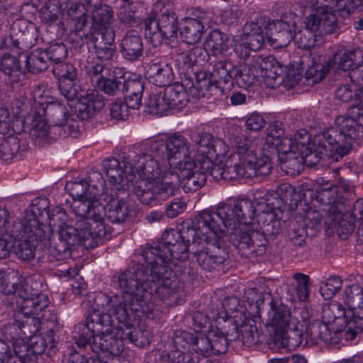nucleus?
I'll use <instances>...</instances> for the list:
<instances>
[{
	"label": "nucleus",
	"mask_w": 363,
	"mask_h": 363,
	"mask_svg": "<svg viewBox=\"0 0 363 363\" xmlns=\"http://www.w3.org/2000/svg\"><path fill=\"white\" fill-rule=\"evenodd\" d=\"M332 127L335 135H340L352 148L354 143L363 138V101L348 108L345 115L337 116Z\"/></svg>",
	"instance_id": "13"
},
{
	"label": "nucleus",
	"mask_w": 363,
	"mask_h": 363,
	"mask_svg": "<svg viewBox=\"0 0 363 363\" xmlns=\"http://www.w3.org/2000/svg\"><path fill=\"white\" fill-rule=\"evenodd\" d=\"M269 306L267 324L273 328L275 335L278 333H283L289 322L295 318L291 316L288 306L279 300L275 301L272 298L269 302Z\"/></svg>",
	"instance_id": "38"
},
{
	"label": "nucleus",
	"mask_w": 363,
	"mask_h": 363,
	"mask_svg": "<svg viewBox=\"0 0 363 363\" xmlns=\"http://www.w3.org/2000/svg\"><path fill=\"white\" fill-rule=\"evenodd\" d=\"M21 53L18 57L10 54H5L1 59V68L2 71L7 75L11 76L13 73L19 72L25 74L24 67H23V60Z\"/></svg>",
	"instance_id": "62"
},
{
	"label": "nucleus",
	"mask_w": 363,
	"mask_h": 363,
	"mask_svg": "<svg viewBox=\"0 0 363 363\" xmlns=\"http://www.w3.org/2000/svg\"><path fill=\"white\" fill-rule=\"evenodd\" d=\"M300 67L305 72L307 80L313 84L322 81L330 70V66L320 56L313 54H306L301 56Z\"/></svg>",
	"instance_id": "35"
},
{
	"label": "nucleus",
	"mask_w": 363,
	"mask_h": 363,
	"mask_svg": "<svg viewBox=\"0 0 363 363\" xmlns=\"http://www.w3.org/2000/svg\"><path fill=\"white\" fill-rule=\"evenodd\" d=\"M191 138L197 152L201 155L199 159H216L217 157H224L228 152L225 143L223 140L215 139L208 133L197 132Z\"/></svg>",
	"instance_id": "25"
},
{
	"label": "nucleus",
	"mask_w": 363,
	"mask_h": 363,
	"mask_svg": "<svg viewBox=\"0 0 363 363\" xmlns=\"http://www.w3.org/2000/svg\"><path fill=\"white\" fill-rule=\"evenodd\" d=\"M113 330H116L114 335L112 334L113 332L99 335L92 338L90 344H87V346L94 353L98 354L101 351L108 352L113 355H118L123 351L124 342L133 343L138 347H142L145 344L143 334L138 329H137V332L139 333H136L137 337L128 335L127 338L121 337V335L118 334V328H113Z\"/></svg>",
	"instance_id": "18"
},
{
	"label": "nucleus",
	"mask_w": 363,
	"mask_h": 363,
	"mask_svg": "<svg viewBox=\"0 0 363 363\" xmlns=\"http://www.w3.org/2000/svg\"><path fill=\"white\" fill-rule=\"evenodd\" d=\"M233 211L230 216L232 225H249L254 220L256 214L255 206L252 201L248 199H237L234 201Z\"/></svg>",
	"instance_id": "42"
},
{
	"label": "nucleus",
	"mask_w": 363,
	"mask_h": 363,
	"mask_svg": "<svg viewBox=\"0 0 363 363\" xmlns=\"http://www.w3.org/2000/svg\"><path fill=\"white\" fill-rule=\"evenodd\" d=\"M88 9L82 0L72 2L67 11V16L73 21L77 29H83L88 23Z\"/></svg>",
	"instance_id": "57"
},
{
	"label": "nucleus",
	"mask_w": 363,
	"mask_h": 363,
	"mask_svg": "<svg viewBox=\"0 0 363 363\" xmlns=\"http://www.w3.org/2000/svg\"><path fill=\"white\" fill-rule=\"evenodd\" d=\"M279 191L281 199L273 198L275 201H270L272 212L285 222L291 213L289 206L293 204L292 197L295 194V189L289 184H284L279 186Z\"/></svg>",
	"instance_id": "41"
},
{
	"label": "nucleus",
	"mask_w": 363,
	"mask_h": 363,
	"mask_svg": "<svg viewBox=\"0 0 363 363\" xmlns=\"http://www.w3.org/2000/svg\"><path fill=\"white\" fill-rule=\"evenodd\" d=\"M99 201L94 202L92 210L84 204H79L77 211L81 215H88V218L104 222V216L112 223L122 224L127 220L130 213V191L110 189L101 195Z\"/></svg>",
	"instance_id": "6"
},
{
	"label": "nucleus",
	"mask_w": 363,
	"mask_h": 363,
	"mask_svg": "<svg viewBox=\"0 0 363 363\" xmlns=\"http://www.w3.org/2000/svg\"><path fill=\"white\" fill-rule=\"evenodd\" d=\"M178 231L181 238L189 247L191 244L199 245L206 243L204 250H197L195 252L196 262L203 270L208 272L223 270L229 257L223 241L217 237L208 240L206 232L201 227L196 216L184 221L182 228Z\"/></svg>",
	"instance_id": "4"
},
{
	"label": "nucleus",
	"mask_w": 363,
	"mask_h": 363,
	"mask_svg": "<svg viewBox=\"0 0 363 363\" xmlns=\"http://www.w3.org/2000/svg\"><path fill=\"white\" fill-rule=\"evenodd\" d=\"M30 135L35 145L43 146L57 138V130L48 125L46 118H42L33 111Z\"/></svg>",
	"instance_id": "39"
},
{
	"label": "nucleus",
	"mask_w": 363,
	"mask_h": 363,
	"mask_svg": "<svg viewBox=\"0 0 363 363\" xmlns=\"http://www.w3.org/2000/svg\"><path fill=\"white\" fill-rule=\"evenodd\" d=\"M347 315V310L337 302L324 306L322 312L323 319L333 328V330L337 328H344V326L347 325V322L350 320Z\"/></svg>",
	"instance_id": "46"
},
{
	"label": "nucleus",
	"mask_w": 363,
	"mask_h": 363,
	"mask_svg": "<svg viewBox=\"0 0 363 363\" xmlns=\"http://www.w3.org/2000/svg\"><path fill=\"white\" fill-rule=\"evenodd\" d=\"M152 279L147 292L150 294L148 302L152 297L158 298L167 306L177 304L183 296V290L172 269L167 267L152 265Z\"/></svg>",
	"instance_id": "9"
},
{
	"label": "nucleus",
	"mask_w": 363,
	"mask_h": 363,
	"mask_svg": "<svg viewBox=\"0 0 363 363\" xmlns=\"http://www.w3.org/2000/svg\"><path fill=\"white\" fill-rule=\"evenodd\" d=\"M229 36L218 29L211 30L205 41L206 47L213 55L222 54L228 49Z\"/></svg>",
	"instance_id": "54"
},
{
	"label": "nucleus",
	"mask_w": 363,
	"mask_h": 363,
	"mask_svg": "<svg viewBox=\"0 0 363 363\" xmlns=\"http://www.w3.org/2000/svg\"><path fill=\"white\" fill-rule=\"evenodd\" d=\"M60 327L54 325L49 328L46 337L41 335H33L30 337L28 345L23 344L18 346L13 344V351L18 356L17 363H38L39 356L41 355L47 347L50 352H55L56 345L59 339L56 338V334Z\"/></svg>",
	"instance_id": "14"
},
{
	"label": "nucleus",
	"mask_w": 363,
	"mask_h": 363,
	"mask_svg": "<svg viewBox=\"0 0 363 363\" xmlns=\"http://www.w3.org/2000/svg\"><path fill=\"white\" fill-rule=\"evenodd\" d=\"M334 130L330 126L314 135L311 149L301 153L306 166L313 167L324 157L337 161L350 152V147L340 135H335Z\"/></svg>",
	"instance_id": "8"
},
{
	"label": "nucleus",
	"mask_w": 363,
	"mask_h": 363,
	"mask_svg": "<svg viewBox=\"0 0 363 363\" xmlns=\"http://www.w3.org/2000/svg\"><path fill=\"white\" fill-rule=\"evenodd\" d=\"M145 152L140 154L148 158H155L167 161V140H154L145 145Z\"/></svg>",
	"instance_id": "63"
},
{
	"label": "nucleus",
	"mask_w": 363,
	"mask_h": 363,
	"mask_svg": "<svg viewBox=\"0 0 363 363\" xmlns=\"http://www.w3.org/2000/svg\"><path fill=\"white\" fill-rule=\"evenodd\" d=\"M25 72L39 74L45 71L50 62L46 52L43 49H36L29 55H21Z\"/></svg>",
	"instance_id": "47"
},
{
	"label": "nucleus",
	"mask_w": 363,
	"mask_h": 363,
	"mask_svg": "<svg viewBox=\"0 0 363 363\" xmlns=\"http://www.w3.org/2000/svg\"><path fill=\"white\" fill-rule=\"evenodd\" d=\"M140 254L151 262V266L172 269L174 259L184 262L189 258V247L181 238L178 230L169 229L162 233L161 242L146 245Z\"/></svg>",
	"instance_id": "7"
},
{
	"label": "nucleus",
	"mask_w": 363,
	"mask_h": 363,
	"mask_svg": "<svg viewBox=\"0 0 363 363\" xmlns=\"http://www.w3.org/2000/svg\"><path fill=\"white\" fill-rule=\"evenodd\" d=\"M76 237L79 245L85 249H93L102 244L103 240L108 235V230L104 222L96 221L94 219L79 218L76 223Z\"/></svg>",
	"instance_id": "23"
},
{
	"label": "nucleus",
	"mask_w": 363,
	"mask_h": 363,
	"mask_svg": "<svg viewBox=\"0 0 363 363\" xmlns=\"http://www.w3.org/2000/svg\"><path fill=\"white\" fill-rule=\"evenodd\" d=\"M189 148L188 140L179 133H174L167 140V162L172 168L177 169L182 164L193 160Z\"/></svg>",
	"instance_id": "29"
},
{
	"label": "nucleus",
	"mask_w": 363,
	"mask_h": 363,
	"mask_svg": "<svg viewBox=\"0 0 363 363\" xmlns=\"http://www.w3.org/2000/svg\"><path fill=\"white\" fill-rule=\"evenodd\" d=\"M40 240L18 237L14 243L13 253L23 262H31L35 257V251Z\"/></svg>",
	"instance_id": "51"
},
{
	"label": "nucleus",
	"mask_w": 363,
	"mask_h": 363,
	"mask_svg": "<svg viewBox=\"0 0 363 363\" xmlns=\"http://www.w3.org/2000/svg\"><path fill=\"white\" fill-rule=\"evenodd\" d=\"M138 157L137 162L132 160L134 164V174L137 172L140 181L157 182L161 175V170L159 167V161L155 158H150L141 155L135 156Z\"/></svg>",
	"instance_id": "43"
},
{
	"label": "nucleus",
	"mask_w": 363,
	"mask_h": 363,
	"mask_svg": "<svg viewBox=\"0 0 363 363\" xmlns=\"http://www.w3.org/2000/svg\"><path fill=\"white\" fill-rule=\"evenodd\" d=\"M363 62V54L359 50L338 52L334 56L336 68L352 72L357 63Z\"/></svg>",
	"instance_id": "52"
},
{
	"label": "nucleus",
	"mask_w": 363,
	"mask_h": 363,
	"mask_svg": "<svg viewBox=\"0 0 363 363\" xmlns=\"http://www.w3.org/2000/svg\"><path fill=\"white\" fill-rule=\"evenodd\" d=\"M38 313H35L32 308L25 309L23 307L14 313L15 322L24 335H32L38 331L40 320L35 317Z\"/></svg>",
	"instance_id": "48"
},
{
	"label": "nucleus",
	"mask_w": 363,
	"mask_h": 363,
	"mask_svg": "<svg viewBox=\"0 0 363 363\" xmlns=\"http://www.w3.org/2000/svg\"><path fill=\"white\" fill-rule=\"evenodd\" d=\"M265 30L270 45L276 48H285L294 40L297 30L296 18L294 13L284 14L280 19L269 21Z\"/></svg>",
	"instance_id": "20"
},
{
	"label": "nucleus",
	"mask_w": 363,
	"mask_h": 363,
	"mask_svg": "<svg viewBox=\"0 0 363 363\" xmlns=\"http://www.w3.org/2000/svg\"><path fill=\"white\" fill-rule=\"evenodd\" d=\"M91 25L90 28H112L113 10L107 4H102L91 11Z\"/></svg>",
	"instance_id": "59"
},
{
	"label": "nucleus",
	"mask_w": 363,
	"mask_h": 363,
	"mask_svg": "<svg viewBox=\"0 0 363 363\" xmlns=\"http://www.w3.org/2000/svg\"><path fill=\"white\" fill-rule=\"evenodd\" d=\"M103 167L108 181L114 186L111 189L129 190L130 182L135 178L134 164L129 156L123 157L121 162L107 158L104 160Z\"/></svg>",
	"instance_id": "22"
},
{
	"label": "nucleus",
	"mask_w": 363,
	"mask_h": 363,
	"mask_svg": "<svg viewBox=\"0 0 363 363\" xmlns=\"http://www.w3.org/2000/svg\"><path fill=\"white\" fill-rule=\"evenodd\" d=\"M76 233L77 230L72 225H67L64 229L58 230L57 235L50 238L48 252L42 257L41 262H53L69 258L72 252L79 245Z\"/></svg>",
	"instance_id": "17"
},
{
	"label": "nucleus",
	"mask_w": 363,
	"mask_h": 363,
	"mask_svg": "<svg viewBox=\"0 0 363 363\" xmlns=\"http://www.w3.org/2000/svg\"><path fill=\"white\" fill-rule=\"evenodd\" d=\"M166 86L162 94L167 113L172 109L180 110L184 107L188 102V96L184 86L177 82Z\"/></svg>",
	"instance_id": "44"
},
{
	"label": "nucleus",
	"mask_w": 363,
	"mask_h": 363,
	"mask_svg": "<svg viewBox=\"0 0 363 363\" xmlns=\"http://www.w3.org/2000/svg\"><path fill=\"white\" fill-rule=\"evenodd\" d=\"M226 138L231 146L236 150L238 159L248 158L250 156L254 159L252 160V165L257 167L261 159L264 157H268L266 155H262L259 157L256 155L255 151L252 149V141L241 133L240 128L238 125H233L228 128Z\"/></svg>",
	"instance_id": "34"
},
{
	"label": "nucleus",
	"mask_w": 363,
	"mask_h": 363,
	"mask_svg": "<svg viewBox=\"0 0 363 363\" xmlns=\"http://www.w3.org/2000/svg\"><path fill=\"white\" fill-rule=\"evenodd\" d=\"M150 81L158 86H166L174 79L172 68L166 63L159 62L150 65L147 69Z\"/></svg>",
	"instance_id": "49"
},
{
	"label": "nucleus",
	"mask_w": 363,
	"mask_h": 363,
	"mask_svg": "<svg viewBox=\"0 0 363 363\" xmlns=\"http://www.w3.org/2000/svg\"><path fill=\"white\" fill-rule=\"evenodd\" d=\"M306 235L305 223L302 220L290 219L289 220L286 228V237L294 245L303 246L306 243Z\"/></svg>",
	"instance_id": "56"
},
{
	"label": "nucleus",
	"mask_w": 363,
	"mask_h": 363,
	"mask_svg": "<svg viewBox=\"0 0 363 363\" xmlns=\"http://www.w3.org/2000/svg\"><path fill=\"white\" fill-rule=\"evenodd\" d=\"M196 16L199 19L188 18L179 28L181 39L189 45H194L199 43L204 32V20L206 13L204 11H201L200 15Z\"/></svg>",
	"instance_id": "40"
},
{
	"label": "nucleus",
	"mask_w": 363,
	"mask_h": 363,
	"mask_svg": "<svg viewBox=\"0 0 363 363\" xmlns=\"http://www.w3.org/2000/svg\"><path fill=\"white\" fill-rule=\"evenodd\" d=\"M38 39V30L35 27L26 28L24 30H14L9 35L2 37L0 40V49L11 50H28L35 45Z\"/></svg>",
	"instance_id": "30"
},
{
	"label": "nucleus",
	"mask_w": 363,
	"mask_h": 363,
	"mask_svg": "<svg viewBox=\"0 0 363 363\" xmlns=\"http://www.w3.org/2000/svg\"><path fill=\"white\" fill-rule=\"evenodd\" d=\"M239 315L227 316L225 313H218L216 319V330L228 337L230 341L240 339V329L245 318H238Z\"/></svg>",
	"instance_id": "45"
},
{
	"label": "nucleus",
	"mask_w": 363,
	"mask_h": 363,
	"mask_svg": "<svg viewBox=\"0 0 363 363\" xmlns=\"http://www.w3.org/2000/svg\"><path fill=\"white\" fill-rule=\"evenodd\" d=\"M118 74L116 69L112 72H110L106 77L99 80L98 84H96L98 89L109 96L121 94L125 83V77L118 76Z\"/></svg>",
	"instance_id": "50"
},
{
	"label": "nucleus",
	"mask_w": 363,
	"mask_h": 363,
	"mask_svg": "<svg viewBox=\"0 0 363 363\" xmlns=\"http://www.w3.org/2000/svg\"><path fill=\"white\" fill-rule=\"evenodd\" d=\"M311 13L304 18V27L295 31L294 41L298 48L309 50L320 46L323 36L341 29L331 9L318 0H311Z\"/></svg>",
	"instance_id": "5"
},
{
	"label": "nucleus",
	"mask_w": 363,
	"mask_h": 363,
	"mask_svg": "<svg viewBox=\"0 0 363 363\" xmlns=\"http://www.w3.org/2000/svg\"><path fill=\"white\" fill-rule=\"evenodd\" d=\"M143 259V263L133 264L118 276V286L122 294L108 296L113 313L120 320H125L128 312L152 318L155 304L148 302L150 294L147 292L152 279L151 262Z\"/></svg>",
	"instance_id": "1"
},
{
	"label": "nucleus",
	"mask_w": 363,
	"mask_h": 363,
	"mask_svg": "<svg viewBox=\"0 0 363 363\" xmlns=\"http://www.w3.org/2000/svg\"><path fill=\"white\" fill-rule=\"evenodd\" d=\"M146 39L155 48L162 45L164 39L177 37L179 21L175 12L167 10L158 17H147L144 21Z\"/></svg>",
	"instance_id": "12"
},
{
	"label": "nucleus",
	"mask_w": 363,
	"mask_h": 363,
	"mask_svg": "<svg viewBox=\"0 0 363 363\" xmlns=\"http://www.w3.org/2000/svg\"><path fill=\"white\" fill-rule=\"evenodd\" d=\"M120 49L125 60L132 62L141 60L144 54L142 36L137 30L127 31L122 38Z\"/></svg>",
	"instance_id": "37"
},
{
	"label": "nucleus",
	"mask_w": 363,
	"mask_h": 363,
	"mask_svg": "<svg viewBox=\"0 0 363 363\" xmlns=\"http://www.w3.org/2000/svg\"><path fill=\"white\" fill-rule=\"evenodd\" d=\"M304 327L308 347L318 345L319 341L328 345H337L345 339V328H337L333 330V328L327 324L323 319L310 321Z\"/></svg>",
	"instance_id": "24"
},
{
	"label": "nucleus",
	"mask_w": 363,
	"mask_h": 363,
	"mask_svg": "<svg viewBox=\"0 0 363 363\" xmlns=\"http://www.w3.org/2000/svg\"><path fill=\"white\" fill-rule=\"evenodd\" d=\"M228 233L230 242L243 257L261 256L267 250V238L250 225H232Z\"/></svg>",
	"instance_id": "11"
},
{
	"label": "nucleus",
	"mask_w": 363,
	"mask_h": 363,
	"mask_svg": "<svg viewBox=\"0 0 363 363\" xmlns=\"http://www.w3.org/2000/svg\"><path fill=\"white\" fill-rule=\"evenodd\" d=\"M38 285L32 279H28L18 291L19 297L23 300L22 307L25 309L32 308L35 313L41 312L50 303L48 296L40 291Z\"/></svg>",
	"instance_id": "28"
},
{
	"label": "nucleus",
	"mask_w": 363,
	"mask_h": 363,
	"mask_svg": "<svg viewBox=\"0 0 363 363\" xmlns=\"http://www.w3.org/2000/svg\"><path fill=\"white\" fill-rule=\"evenodd\" d=\"M265 39L267 36L262 28L257 23H251L245 26L242 43L236 45L235 50L236 52L240 51L241 58H247L250 50L258 51L263 48Z\"/></svg>",
	"instance_id": "26"
},
{
	"label": "nucleus",
	"mask_w": 363,
	"mask_h": 363,
	"mask_svg": "<svg viewBox=\"0 0 363 363\" xmlns=\"http://www.w3.org/2000/svg\"><path fill=\"white\" fill-rule=\"evenodd\" d=\"M65 189L74 199V202L71 206L73 213L77 218H88V215H81V213L79 214L77 211V206H79V204H84L86 207H89V211L92 210L94 202L98 201L94 199V193L89 191L86 180L82 179L79 182H68L66 184Z\"/></svg>",
	"instance_id": "32"
},
{
	"label": "nucleus",
	"mask_w": 363,
	"mask_h": 363,
	"mask_svg": "<svg viewBox=\"0 0 363 363\" xmlns=\"http://www.w3.org/2000/svg\"><path fill=\"white\" fill-rule=\"evenodd\" d=\"M20 151L19 138L13 134L0 138V159L8 162L18 156Z\"/></svg>",
	"instance_id": "55"
},
{
	"label": "nucleus",
	"mask_w": 363,
	"mask_h": 363,
	"mask_svg": "<svg viewBox=\"0 0 363 363\" xmlns=\"http://www.w3.org/2000/svg\"><path fill=\"white\" fill-rule=\"evenodd\" d=\"M77 100L75 113L77 118L82 121H89L105 106V99L99 90H87L86 94Z\"/></svg>",
	"instance_id": "31"
},
{
	"label": "nucleus",
	"mask_w": 363,
	"mask_h": 363,
	"mask_svg": "<svg viewBox=\"0 0 363 363\" xmlns=\"http://www.w3.org/2000/svg\"><path fill=\"white\" fill-rule=\"evenodd\" d=\"M43 224L38 220L33 212L26 213L22 220L13 221L11 233L17 238L18 237L43 240L46 235L43 228Z\"/></svg>",
	"instance_id": "27"
},
{
	"label": "nucleus",
	"mask_w": 363,
	"mask_h": 363,
	"mask_svg": "<svg viewBox=\"0 0 363 363\" xmlns=\"http://www.w3.org/2000/svg\"><path fill=\"white\" fill-rule=\"evenodd\" d=\"M57 87L61 94L67 101H74L78 99L81 96H83L82 93L84 90L82 88L81 84L77 79L61 81L57 82Z\"/></svg>",
	"instance_id": "60"
},
{
	"label": "nucleus",
	"mask_w": 363,
	"mask_h": 363,
	"mask_svg": "<svg viewBox=\"0 0 363 363\" xmlns=\"http://www.w3.org/2000/svg\"><path fill=\"white\" fill-rule=\"evenodd\" d=\"M211 165L208 161L202 162L201 159L182 164V167L177 169L179 174H177L179 179V185H181L186 193L199 190L206 183L204 170L208 169Z\"/></svg>",
	"instance_id": "21"
},
{
	"label": "nucleus",
	"mask_w": 363,
	"mask_h": 363,
	"mask_svg": "<svg viewBox=\"0 0 363 363\" xmlns=\"http://www.w3.org/2000/svg\"><path fill=\"white\" fill-rule=\"evenodd\" d=\"M280 218L273 213L262 214L260 216V218L258 224L260 226L262 233L264 238H267L268 242L269 238H274V237L279 234L281 230V222Z\"/></svg>",
	"instance_id": "58"
},
{
	"label": "nucleus",
	"mask_w": 363,
	"mask_h": 363,
	"mask_svg": "<svg viewBox=\"0 0 363 363\" xmlns=\"http://www.w3.org/2000/svg\"><path fill=\"white\" fill-rule=\"evenodd\" d=\"M251 156L238 159L235 164L225 165L224 167L225 180H234L238 177L262 179L272 172V164L269 157H264L258 162L257 167L252 165Z\"/></svg>",
	"instance_id": "19"
},
{
	"label": "nucleus",
	"mask_w": 363,
	"mask_h": 363,
	"mask_svg": "<svg viewBox=\"0 0 363 363\" xmlns=\"http://www.w3.org/2000/svg\"><path fill=\"white\" fill-rule=\"evenodd\" d=\"M274 336L284 347L295 349L300 346L308 347V342L305 338L304 325L297 318L292 319L283 333H278Z\"/></svg>",
	"instance_id": "36"
},
{
	"label": "nucleus",
	"mask_w": 363,
	"mask_h": 363,
	"mask_svg": "<svg viewBox=\"0 0 363 363\" xmlns=\"http://www.w3.org/2000/svg\"><path fill=\"white\" fill-rule=\"evenodd\" d=\"M256 74H258L256 65L242 67L223 58L217 60L211 70L196 72V82L189 87V91L193 97L200 98L213 89L222 92L229 91L235 84L247 89L254 83Z\"/></svg>",
	"instance_id": "2"
},
{
	"label": "nucleus",
	"mask_w": 363,
	"mask_h": 363,
	"mask_svg": "<svg viewBox=\"0 0 363 363\" xmlns=\"http://www.w3.org/2000/svg\"><path fill=\"white\" fill-rule=\"evenodd\" d=\"M34 111L42 118H47V121H52L53 130H57L67 121L70 113L66 105L60 101H47L42 104H35Z\"/></svg>",
	"instance_id": "33"
},
{
	"label": "nucleus",
	"mask_w": 363,
	"mask_h": 363,
	"mask_svg": "<svg viewBox=\"0 0 363 363\" xmlns=\"http://www.w3.org/2000/svg\"><path fill=\"white\" fill-rule=\"evenodd\" d=\"M165 106L161 91L157 94L149 96L147 101L145 102V111L150 114L162 116L167 114Z\"/></svg>",
	"instance_id": "64"
},
{
	"label": "nucleus",
	"mask_w": 363,
	"mask_h": 363,
	"mask_svg": "<svg viewBox=\"0 0 363 363\" xmlns=\"http://www.w3.org/2000/svg\"><path fill=\"white\" fill-rule=\"evenodd\" d=\"M345 302L348 306V318L345 328V340H354L363 332V289L357 284L348 286L345 291Z\"/></svg>",
	"instance_id": "15"
},
{
	"label": "nucleus",
	"mask_w": 363,
	"mask_h": 363,
	"mask_svg": "<svg viewBox=\"0 0 363 363\" xmlns=\"http://www.w3.org/2000/svg\"><path fill=\"white\" fill-rule=\"evenodd\" d=\"M232 213L230 204L220 203L215 208H206L195 216L204 231L222 237L232 228Z\"/></svg>",
	"instance_id": "16"
},
{
	"label": "nucleus",
	"mask_w": 363,
	"mask_h": 363,
	"mask_svg": "<svg viewBox=\"0 0 363 363\" xmlns=\"http://www.w3.org/2000/svg\"><path fill=\"white\" fill-rule=\"evenodd\" d=\"M265 143L269 147H275L279 150L283 147L286 140H291V138L285 136V128L280 121H275L269 125L265 130Z\"/></svg>",
	"instance_id": "53"
},
{
	"label": "nucleus",
	"mask_w": 363,
	"mask_h": 363,
	"mask_svg": "<svg viewBox=\"0 0 363 363\" xmlns=\"http://www.w3.org/2000/svg\"><path fill=\"white\" fill-rule=\"evenodd\" d=\"M115 30L113 28H90L89 42L94 47L101 44L114 43Z\"/></svg>",
	"instance_id": "61"
},
{
	"label": "nucleus",
	"mask_w": 363,
	"mask_h": 363,
	"mask_svg": "<svg viewBox=\"0 0 363 363\" xmlns=\"http://www.w3.org/2000/svg\"><path fill=\"white\" fill-rule=\"evenodd\" d=\"M102 296L106 299L109 313L94 309L86 317L85 323H79L74 328L75 343L79 349H86L92 338L105 333L113 332V328H118V334L121 337L127 338L128 335L137 337L136 333H139L131 323L130 312H128L125 320L117 318L113 313L109 297L104 294Z\"/></svg>",
	"instance_id": "3"
},
{
	"label": "nucleus",
	"mask_w": 363,
	"mask_h": 363,
	"mask_svg": "<svg viewBox=\"0 0 363 363\" xmlns=\"http://www.w3.org/2000/svg\"><path fill=\"white\" fill-rule=\"evenodd\" d=\"M179 177L171 172L164 174L160 182H137L133 193L141 203L155 205L174 196L179 190Z\"/></svg>",
	"instance_id": "10"
}]
</instances>
